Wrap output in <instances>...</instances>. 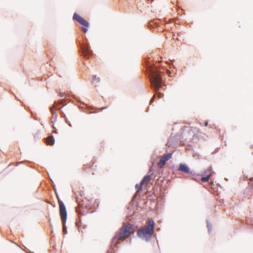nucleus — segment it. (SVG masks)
Returning <instances> with one entry per match:
<instances>
[{
    "label": "nucleus",
    "mask_w": 253,
    "mask_h": 253,
    "mask_svg": "<svg viewBox=\"0 0 253 253\" xmlns=\"http://www.w3.org/2000/svg\"><path fill=\"white\" fill-rule=\"evenodd\" d=\"M161 67H162L161 63L156 65L150 61H148L146 65L147 74L149 79L151 88L155 91L154 96L150 101V104L154 102V97H157L160 98L164 96V94L159 91L160 87L163 88L164 86H166L161 77L163 73L160 70Z\"/></svg>",
    "instance_id": "nucleus-1"
},
{
    "label": "nucleus",
    "mask_w": 253,
    "mask_h": 253,
    "mask_svg": "<svg viewBox=\"0 0 253 253\" xmlns=\"http://www.w3.org/2000/svg\"><path fill=\"white\" fill-rule=\"evenodd\" d=\"M134 232V226L132 225H125L123 226L119 232L112 239L110 247L112 250L120 243V240H124L126 235H131Z\"/></svg>",
    "instance_id": "nucleus-2"
},
{
    "label": "nucleus",
    "mask_w": 253,
    "mask_h": 253,
    "mask_svg": "<svg viewBox=\"0 0 253 253\" xmlns=\"http://www.w3.org/2000/svg\"><path fill=\"white\" fill-rule=\"evenodd\" d=\"M155 222L153 219H149L146 225V228H140L137 232V236L142 240L149 242L154 233Z\"/></svg>",
    "instance_id": "nucleus-3"
},
{
    "label": "nucleus",
    "mask_w": 253,
    "mask_h": 253,
    "mask_svg": "<svg viewBox=\"0 0 253 253\" xmlns=\"http://www.w3.org/2000/svg\"><path fill=\"white\" fill-rule=\"evenodd\" d=\"M76 202L78 204L79 206L82 205V208H77L76 209V211L78 214L84 215L85 210L88 208L89 204H86L87 200L86 198L84 200L83 199L84 196V193L83 191H78L77 192H75Z\"/></svg>",
    "instance_id": "nucleus-4"
},
{
    "label": "nucleus",
    "mask_w": 253,
    "mask_h": 253,
    "mask_svg": "<svg viewBox=\"0 0 253 253\" xmlns=\"http://www.w3.org/2000/svg\"><path fill=\"white\" fill-rule=\"evenodd\" d=\"M73 19L83 26L81 27V29L84 33H86L87 32L88 28L89 27V23L86 20L76 12L74 13Z\"/></svg>",
    "instance_id": "nucleus-5"
},
{
    "label": "nucleus",
    "mask_w": 253,
    "mask_h": 253,
    "mask_svg": "<svg viewBox=\"0 0 253 253\" xmlns=\"http://www.w3.org/2000/svg\"><path fill=\"white\" fill-rule=\"evenodd\" d=\"M81 55L85 59H88L93 54V51L90 48L89 43L88 42L80 43Z\"/></svg>",
    "instance_id": "nucleus-6"
},
{
    "label": "nucleus",
    "mask_w": 253,
    "mask_h": 253,
    "mask_svg": "<svg viewBox=\"0 0 253 253\" xmlns=\"http://www.w3.org/2000/svg\"><path fill=\"white\" fill-rule=\"evenodd\" d=\"M59 212L62 221L66 222L67 218V212L66 207L61 201L59 202Z\"/></svg>",
    "instance_id": "nucleus-7"
},
{
    "label": "nucleus",
    "mask_w": 253,
    "mask_h": 253,
    "mask_svg": "<svg viewBox=\"0 0 253 253\" xmlns=\"http://www.w3.org/2000/svg\"><path fill=\"white\" fill-rule=\"evenodd\" d=\"M57 108V107L56 104V102H55L51 107H49L50 112L52 115V117L50 120V123L52 124H54V123L57 121L58 115L56 110H55V109Z\"/></svg>",
    "instance_id": "nucleus-8"
},
{
    "label": "nucleus",
    "mask_w": 253,
    "mask_h": 253,
    "mask_svg": "<svg viewBox=\"0 0 253 253\" xmlns=\"http://www.w3.org/2000/svg\"><path fill=\"white\" fill-rule=\"evenodd\" d=\"M171 153H168L164 154L159 162V166L160 167H164L166 165V162L171 158Z\"/></svg>",
    "instance_id": "nucleus-9"
},
{
    "label": "nucleus",
    "mask_w": 253,
    "mask_h": 253,
    "mask_svg": "<svg viewBox=\"0 0 253 253\" xmlns=\"http://www.w3.org/2000/svg\"><path fill=\"white\" fill-rule=\"evenodd\" d=\"M149 173H151V174H147L145 175L141 181V184H143L145 186H147L154 174V170L152 168L150 169Z\"/></svg>",
    "instance_id": "nucleus-10"
},
{
    "label": "nucleus",
    "mask_w": 253,
    "mask_h": 253,
    "mask_svg": "<svg viewBox=\"0 0 253 253\" xmlns=\"http://www.w3.org/2000/svg\"><path fill=\"white\" fill-rule=\"evenodd\" d=\"M178 170L187 174H192L188 166L185 163H180L178 168Z\"/></svg>",
    "instance_id": "nucleus-11"
},
{
    "label": "nucleus",
    "mask_w": 253,
    "mask_h": 253,
    "mask_svg": "<svg viewBox=\"0 0 253 253\" xmlns=\"http://www.w3.org/2000/svg\"><path fill=\"white\" fill-rule=\"evenodd\" d=\"M211 170L212 168L211 167H210L205 171V175H203L201 177V180L202 182H206L209 180L212 173Z\"/></svg>",
    "instance_id": "nucleus-12"
},
{
    "label": "nucleus",
    "mask_w": 253,
    "mask_h": 253,
    "mask_svg": "<svg viewBox=\"0 0 253 253\" xmlns=\"http://www.w3.org/2000/svg\"><path fill=\"white\" fill-rule=\"evenodd\" d=\"M144 185L143 184H141V182H140V183H137L136 185H135V188L136 189V193L135 194V195H134L133 197V201H135L137 197L138 196V195H139L141 193V192L143 189V186Z\"/></svg>",
    "instance_id": "nucleus-13"
},
{
    "label": "nucleus",
    "mask_w": 253,
    "mask_h": 253,
    "mask_svg": "<svg viewBox=\"0 0 253 253\" xmlns=\"http://www.w3.org/2000/svg\"><path fill=\"white\" fill-rule=\"evenodd\" d=\"M45 142L47 145H53L55 143V139L53 135H50L45 139Z\"/></svg>",
    "instance_id": "nucleus-14"
},
{
    "label": "nucleus",
    "mask_w": 253,
    "mask_h": 253,
    "mask_svg": "<svg viewBox=\"0 0 253 253\" xmlns=\"http://www.w3.org/2000/svg\"><path fill=\"white\" fill-rule=\"evenodd\" d=\"M207 222V227L208 228V231L209 234H211V229H212V224L209 221V220H206Z\"/></svg>",
    "instance_id": "nucleus-15"
},
{
    "label": "nucleus",
    "mask_w": 253,
    "mask_h": 253,
    "mask_svg": "<svg viewBox=\"0 0 253 253\" xmlns=\"http://www.w3.org/2000/svg\"><path fill=\"white\" fill-rule=\"evenodd\" d=\"M62 227H63V233L64 235H65V234H67V233H68L67 229V227L66 226V222H64V221H62Z\"/></svg>",
    "instance_id": "nucleus-16"
},
{
    "label": "nucleus",
    "mask_w": 253,
    "mask_h": 253,
    "mask_svg": "<svg viewBox=\"0 0 253 253\" xmlns=\"http://www.w3.org/2000/svg\"><path fill=\"white\" fill-rule=\"evenodd\" d=\"M219 194L220 192H218L217 190L216 191H213V194H214L216 197H218V198H216V200L219 201V206H220L221 200L219 199Z\"/></svg>",
    "instance_id": "nucleus-17"
},
{
    "label": "nucleus",
    "mask_w": 253,
    "mask_h": 253,
    "mask_svg": "<svg viewBox=\"0 0 253 253\" xmlns=\"http://www.w3.org/2000/svg\"><path fill=\"white\" fill-rule=\"evenodd\" d=\"M92 80L93 82H96L97 83H99L100 82V79L98 77H97L96 75H92Z\"/></svg>",
    "instance_id": "nucleus-18"
},
{
    "label": "nucleus",
    "mask_w": 253,
    "mask_h": 253,
    "mask_svg": "<svg viewBox=\"0 0 253 253\" xmlns=\"http://www.w3.org/2000/svg\"><path fill=\"white\" fill-rule=\"evenodd\" d=\"M66 95L67 96H71V97H72L73 99H74L78 102H80L79 99L78 98H77V97L75 95H74V94H67Z\"/></svg>",
    "instance_id": "nucleus-19"
},
{
    "label": "nucleus",
    "mask_w": 253,
    "mask_h": 253,
    "mask_svg": "<svg viewBox=\"0 0 253 253\" xmlns=\"http://www.w3.org/2000/svg\"><path fill=\"white\" fill-rule=\"evenodd\" d=\"M60 114L61 115V117L63 118L66 117L65 113L60 109Z\"/></svg>",
    "instance_id": "nucleus-20"
},
{
    "label": "nucleus",
    "mask_w": 253,
    "mask_h": 253,
    "mask_svg": "<svg viewBox=\"0 0 253 253\" xmlns=\"http://www.w3.org/2000/svg\"><path fill=\"white\" fill-rule=\"evenodd\" d=\"M58 95H59V96L60 97H63L64 96V93H61V92H60L59 93H58Z\"/></svg>",
    "instance_id": "nucleus-21"
},
{
    "label": "nucleus",
    "mask_w": 253,
    "mask_h": 253,
    "mask_svg": "<svg viewBox=\"0 0 253 253\" xmlns=\"http://www.w3.org/2000/svg\"><path fill=\"white\" fill-rule=\"evenodd\" d=\"M52 127L54 129V131H53V132L54 133H56L57 132V129L55 128L54 126V124H52Z\"/></svg>",
    "instance_id": "nucleus-22"
},
{
    "label": "nucleus",
    "mask_w": 253,
    "mask_h": 253,
    "mask_svg": "<svg viewBox=\"0 0 253 253\" xmlns=\"http://www.w3.org/2000/svg\"><path fill=\"white\" fill-rule=\"evenodd\" d=\"M64 118L65 119V121L66 122V123L67 124L69 122V121H68V119L66 117H64Z\"/></svg>",
    "instance_id": "nucleus-23"
},
{
    "label": "nucleus",
    "mask_w": 253,
    "mask_h": 253,
    "mask_svg": "<svg viewBox=\"0 0 253 253\" xmlns=\"http://www.w3.org/2000/svg\"><path fill=\"white\" fill-rule=\"evenodd\" d=\"M166 72L169 75L171 74L170 72L168 69H166Z\"/></svg>",
    "instance_id": "nucleus-24"
},
{
    "label": "nucleus",
    "mask_w": 253,
    "mask_h": 253,
    "mask_svg": "<svg viewBox=\"0 0 253 253\" xmlns=\"http://www.w3.org/2000/svg\"><path fill=\"white\" fill-rule=\"evenodd\" d=\"M106 108H107V107H104L101 108L99 109H100V111H102L103 110L106 109Z\"/></svg>",
    "instance_id": "nucleus-25"
},
{
    "label": "nucleus",
    "mask_w": 253,
    "mask_h": 253,
    "mask_svg": "<svg viewBox=\"0 0 253 253\" xmlns=\"http://www.w3.org/2000/svg\"><path fill=\"white\" fill-rule=\"evenodd\" d=\"M208 121H206L205 123V126H208Z\"/></svg>",
    "instance_id": "nucleus-26"
},
{
    "label": "nucleus",
    "mask_w": 253,
    "mask_h": 253,
    "mask_svg": "<svg viewBox=\"0 0 253 253\" xmlns=\"http://www.w3.org/2000/svg\"><path fill=\"white\" fill-rule=\"evenodd\" d=\"M219 149V148H217L216 150H215V151H214L213 152H212V154L214 153H216L217 151H218Z\"/></svg>",
    "instance_id": "nucleus-27"
},
{
    "label": "nucleus",
    "mask_w": 253,
    "mask_h": 253,
    "mask_svg": "<svg viewBox=\"0 0 253 253\" xmlns=\"http://www.w3.org/2000/svg\"><path fill=\"white\" fill-rule=\"evenodd\" d=\"M67 124L69 125V126L71 127L72 126V124L69 122L68 123H67Z\"/></svg>",
    "instance_id": "nucleus-28"
},
{
    "label": "nucleus",
    "mask_w": 253,
    "mask_h": 253,
    "mask_svg": "<svg viewBox=\"0 0 253 253\" xmlns=\"http://www.w3.org/2000/svg\"><path fill=\"white\" fill-rule=\"evenodd\" d=\"M154 25H155V26H159V24L158 23H155Z\"/></svg>",
    "instance_id": "nucleus-29"
},
{
    "label": "nucleus",
    "mask_w": 253,
    "mask_h": 253,
    "mask_svg": "<svg viewBox=\"0 0 253 253\" xmlns=\"http://www.w3.org/2000/svg\"><path fill=\"white\" fill-rule=\"evenodd\" d=\"M59 102H60V103H62L63 100H59Z\"/></svg>",
    "instance_id": "nucleus-30"
},
{
    "label": "nucleus",
    "mask_w": 253,
    "mask_h": 253,
    "mask_svg": "<svg viewBox=\"0 0 253 253\" xmlns=\"http://www.w3.org/2000/svg\"><path fill=\"white\" fill-rule=\"evenodd\" d=\"M95 203H97V206H98V203L97 202V200H95Z\"/></svg>",
    "instance_id": "nucleus-31"
},
{
    "label": "nucleus",
    "mask_w": 253,
    "mask_h": 253,
    "mask_svg": "<svg viewBox=\"0 0 253 253\" xmlns=\"http://www.w3.org/2000/svg\"><path fill=\"white\" fill-rule=\"evenodd\" d=\"M97 86H98V85H97V84H94V86H95V87H96Z\"/></svg>",
    "instance_id": "nucleus-32"
},
{
    "label": "nucleus",
    "mask_w": 253,
    "mask_h": 253,
    "mask_svg": "<svg viewBox=\"0 0 253 253\" xmlns=\"http://www.w3.org/2000/svg\"><path fill=\"white\" fill-rule=\"evenodd\" d=\"M217 184H218V185L219 186H220V187H221V186L220 185V184L218 183Z\"/></svg>",
    "instance_id": "nucleus-33"
},
{
    "label": "nucleus",
    "mask_w": 253,
    "mask_h": 253,
    "mask_svg": "<svg viewBox=\"0 0 253 253\" xmlns=\"http://www.w3.org/2000/svg\"><path fill=\"white\" fill-rule=\"evenodd\" d=\"M78 229H79V231H80V228L78 227Z\"/></svg>",
    "instance_id": "nucleus-34"
},
{
    "label": "nucleus",
    "mask_w": 253,
    "mask_h": 253,
    "mask_svg": "<svg viewBox=\"0 0 253 253\" xmlns=\"http://www.w3.org/2000/svg\"><path fill=\"white\" fill-rule=\"evenodd\" d=\"M77 226H79V225H78V222H77Z\"/></svg>",
    "instance_id": "nucleus-35"
},
{
    "label": "nucleus",
    "mask_w": 253,
    "mask_h": 253,
    "mask_svg": "<svg viewBox=\"0 0 253 253\" xmlns=\"http://www.w3.org/2000/svg\"><path fill=\"white\" fill-rule=\"evenodd\" d=\"M32 253H34L32 252Z\"/></svg>",
    "instance_id": "nucleus-36"
}]
</instances>
